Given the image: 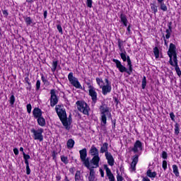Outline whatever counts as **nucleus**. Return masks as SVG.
Masks as SVG:
<instances>
[{
  "label": "nucleus",
  "mask_w": 181,
  "mask_h": 181,
  "mask_svg": "<svg viewBox=\"0 0 181 181\" xmlns=\"http://www.w3.org/2000/svg\"><path fill=\"white\" fill-rule=\"evenodd\" d=\"M33 115L35 119H37L40 117H43V112L39 107H35L33 110Z\"/></svg>",
  "instance_id": "15"
},
{
  "label": "nucleus",
  "mask_w": 181,
  "mask_h": 181,
  "mask_svg": "<svg viewBox=\"0 0 181 181\" xmlns=\"http://www.w3.org/2000/svg\"><path fill=\"white\" fill-rule=\"evenodd\" d=\"M150 6L153 13H154V15H156L158 12V6H156V2L151 3Z\"/></svg>",
  "instance_id": "28"
},
{
  "label": "nucleus",
  "mask_w": 181,
  "mask_h": 181,
  "mask_svg": "<svg viewBox=\"0 0 181 181\" xmlns=\"http://www.w3.org/2000/svg\"><path fill=\"white\" fill-rule=\"evenodd\" d=\"M100 153H105V155L110 153V152H108V143L105 142L103 144V146L100 147Z\"/></svg>",
  "instance_id": "22"
},
{
  "label": "nucleus",
  "mask_w": 181,
  "mask_h": 181,
  "mask_svg": "<svg viewBox=\"0 0 181 181\" xmlns=\"http://www.w3.org/2000/svg\"><path fill=\"white\" fill-rule=\"evenodd\" d=\"M105 156L107 160V163L110 166H114V163L115 162V160H114V157L112 156V154H111V153H106V154H105Z\"/></svg>",
  "instance_id": "16"
},
{
  "label": "nucleus",
  "mask_w": 181,
  "mask_h": 181,
  "mask_svg": "<svg viewBox=\"0 0 181 181\" xmlns=\"http://www.w3.org/2000/svg\"><path fill=\"white\" fill-rule=\"evenodd\" d=\"M68 122L69 123V125H71V114L69 115Z\"/></svg>",
  "instance_id": "60"
},
{
  "label": "nucleus",
  "mask_w": 181,
  "mask_h": 181,
  "mask_svg": "<svg viewBox=\"0 0 181 181\" xmlns=\"http://www.w3.org/2000/svg\"><path fill=\"white\" fill-rule=\"evenodd\" d=\"M132 162L130 164V169L132 172H135L136 170V164L139 160V155L135 154L132 156Z\"/></svg>",
  "instance_id": "11"
},
{
  "label": "nucleus",
  "mask_w": 181,
  "mask_h": 181,
  "mask_svg": "<svg viewBox=\"0 0 181 181\" xmlns=\"http://www.w3.org/2000/svg\"><path fill=\"white\" fill-rule=\"evenodd\" d=\"M120 19H121V22L122 23H125V22H128V19H127V16H125V14H124V13L120 14Z\"/></svg>",
  "instance_id": "37"
},
{
  "label": "nucleus",
  "mask_w": 181,
  "mask_h": 181,
  "mask_svg": "<svg viewBox=\"0 0 181 181\" xmlns=\"http://www.w3.org/2000/svg\"><path fill=\"white\" fill-rule=\"evenodd\" d=\"M23 159H26L28 160H29V159H30V156H29V154H26V153H23Z\"/></svg>",
  "instance_id": "51"
},
{
  "label": "nucleus",
  "mask_w": 181,
  "mask_h": 181,
  "mask_svg": "<svg viewBox=\"0 0 181 181\" xmlns=\"http://www.w3.org/2000/svg\"><path fill=\"white\" fill-rule=\"evenodd\" d=\"M81 180V172L80 170H77L75 174V181Z\"/></svg>",
  "instance_id": "33"
},
{
  "label": "nucleus",
  "mask_w": 181,
  "mask_h": 181,
  "mask_svg": "<svg viewBox=\"0 0 181 181\" xmlns=\"http://www.w3.org/2000/svg\"><path fill=\"white\" fill-rule=\"evenodd\" d=\"M57 29L58 32H59V33H61V35H63V28H62V25L58 24V25H57Z\"/></svg>",
  "instance_id": "44"
},
{
  "label": "nucleus",
  "mask_w": 181,
  "mask_h": 181,
  "mask_svg": "<svg viewBox=\"0 0 181 181\" xmlns=\"http://www.w3.org/2000/svg\"><path fill=\"white\" fill-rule=\"evenodd\" d=\"M161 158H163V159H168V153L166 151H163Z\"/></svg>",
  "instance_id": "49"
},
{
  "label": "nucleus",
  "mask_w": 181,
  "mask_h": 181,
  "mask_svg": "<svg viewBox=\"0 0 181 181\" xmlns=\"http://www.w3.org/2000/svg\"><path fill=\"white\" fill-rule=\"evenodd\" d=\"M37 122L40 127H45L46 125V119L43 116L38 117V119H37Z\"/></svg>",
  "instance_id": "25"
},
{
  "label": "nucleus",
  "mask_w": 181,
  "mask_h": 181,
  "mask_svg": "<svg viewBox=\"0 0 181 181\" xmlns=\"http://www.w3.org/2000/svg\"><path fill=\"white\" fill-rule=\"evenodd\" d=\"M180 125L179 124V123H176L175 124V135H179V134H180Z\"/></svg>",
  "instance_id": "34"
},
{
  "label": "nucleus",
  "mask_w": 181,
  "mask_h": 181,
  "mask_svg": "<svg viewBox=\"0 0 181 181\" xmlns=\"http://www.w3.org/2000/svg\"><path fill=\"white\" fill-rule=\"evenodd\" d=\"M153 52L156 59H159V48H158V47H155L153 48Z\"/></svg>",
  "instance_id": "35"
},
{
  "label": "nucleus",
  "mask_w": 181,
  "mask_h": 181,
  "mask_svg": "<svg viewBox=\"0 0 181 181\" xmlns=\"http://www.w3.org/2000/svg\"><path fill=\"white\" fill-rule=\"evenodd\" d=\"M141 83H141V88L143 90H145V87H146V76H144Z\"/></svg>",
  "instance_id": "39"
},
{
  "label": "nucleus",
  "mask_w": 181,
  "mask_h": 181,
  "mask_svg": "<svg viewBox=\"0 0 181 181\" xmlns=\"http://www.w3.org/2000/svg\"><path fill=\"white\" fill-rule=\"evenodd\" d=\"M27 108V112L28 114H30V112H32V105L30 103L28 104L26 106Z\"/></svg>",
  "instance_id": "43"
},
{
  "label": "nucleus",
  "mask_w": 181,
  "mask_h": 181,
  "mask_svg": "<svg viewBox=\"0 0 181 181\" xmlns=\"http://www.w3.org/2000/svg\"><path fill=\"white\" fill-rule=\"evenodd\" d=\"M74 140H73V139H69L66 142L68 149H73V148H74Z\"/></svg>",
  "instance_id": "27"
},
{
  "label": "nucleus",
  "mask_w": 181,
  "mask_h": 181,
  "mask_svg": "<svg viewBox=\"0 0 181 181\" xmlns=\"http://www.w3.org/2000/svg\"><path fill=\"white\" fill-rule=\"evenodd\" d=\"M41 80L42 83H44V84H47V83H49L47 79H46V78L45 77V75H43V74H41Z\"/></svg>",
  "instance_id": "42"
},
{
  "label": "nucleus",
  "mask_w": 181,
  "mask_h": 181,
  "mask_svg": "<svg viewBox=\"0 0 181 181\" xmlns=\"http://www.w3.org/2000/svg\"><path fill=\"white\" fill-rule=\"evenodd\" d=\"M173 170L176 177H179L180 176V174L179 173V168L176 165H173Z\"/></svg>",
  "instance_id": "30"
},
{
  "label": "nucleus",
  "mask_w": 181,
  "mask_h": 181,
  "mask_svg": "<svg viewBox=\"0 0 181 181\" xmlns=\"http://www.w3.org/2000/svg\"><path fill=\"white\" fill-rule=\"evenodd\" d=\"M69 172H70V173H71L72 175H74V172H75L74 168H70V169H69Z\"/></svg>",
  "instance_id": "62"
},
{
  "label": "nucleus",
  "mask_w": 181,
  "mask_h": 181,
  "mask_svg": "<svg viewBox=\"0 0 181 181\" xmlns=\"http://www.w3.org/2000/svg\"><path fill=\"white\" fill-rule=\"evenodd\" d=\"M3 15L5 16V18H8V16L9 15V13H8V10H4Z\"/></svg>",
  "instance_id": "55"
},
{
  "label": "nucleus",
  "mask_w": 181,
  "mask_h": 181,
  "mask_svg": "<svg viewBox=\"0 0 181 181\" xmlns=\"http://www.w3.org/2000/svg\"><path fill=\"white\" fill-rule=\"evenodd\" d=\"M9 103L11 106H13V104H15V95L13 94H11L9 98Z\"/></svg>",
  "instance_id": "36"
},
{
  "label": "nucleus",
  "mask_w": 181,
  "mask_h": 181,
  "mask_svg": "<svg viewBox=\"0 0 181 181\" xmlns=\"http://www.w3.org/2000/svg\"><path fill=\"white\" fill-rule=\"evenodd\" d=\"M80 159L85 168L90 170L88 181H93L95 179V171H94V166L90 165V158H87V148H84L79 151Z\"/></svg>",
  "instance_id": "1"
},
{
  "label": "nucleus",
  "mask_w": 181,
  "mask_h": 181,
  "mask_svg": "<svg viewBox=\"0 0 181 181\" xmlns=\"http://www.w3.org/2000/svg\"><path fill=\"white\" fill-rule=\"evenodd\" d=\"M96 82H97L98 86L103 87V84H104V81H103L102 78H96Z\"/></svg>",
  "instance_id": "40"
},
{
  "label": "nucleus",
  "mask_w": 181,
  "mask_h": 181,
  "mask_svg": "<svg viewBox=\"0 0 181 181\" xmlns=\"http://www.w3.org/2000/svg\"><path fill=\"white\" fill-rule=\"evenodd\" d=\"M176 116H175V113H173V112L170 113V117L171 118V119L175 122V118Z\"/></svg>",
  "instance_id": "52"
},
{
  "label": "nucleus",
  "mask_w": 181,
  "mask_h": 181,
  "mask_svg": "<svg viewBox=\"0 0 181 181\" xmlns=\"http://www.w3.org/2000/svg\"><path fill=\"white\" fill-rule=\"evenodd\" d=\"M68 80L75 88H78L79 90H85V88L81 86V84L78 81V79L73 76V72H70L68 75Z\"/></svg>",
  "instance_id": "5"
},
{
  "label": "nucleus",
  "mask_w": 181,
  "mask_h": 181,
  "mask_svg": "<svg viewBox=\"0 0 181 181\" xmlns=\"http://www.w3.org/2000/svg\"><path fill=\"white\" fill-rule=\"evenodd\" d=\"M173 23L172 21L168 22V29L165 30L166 35H165V39H170V35H172V25Z\"/></svg>",
  "instance_id": "21"
},
{
  "label": "nucleus",
  "mask_w": 181,
  "mask_h": 181,
  "mask_svg": "<svg viewBox=\"0 0 181 181\" xmlns=\"http://www.w3.org/2000/svg\"><path fill=\"white\" fill-rule=\"evenodd\" d=\"M117 45H118L119 50H120L122 53H124V52H125V49H124V41L121 40V39H118Z\"/></svg>",
  "instance_id": "26"
},
{
  "label": "nucleus",
  "mask_w": 181,
  "mask_h": 181,
  "mask_svg": "<svg viewBox=\"0 0 181 181\" xmlns=\"http://www.w3.org/2000/svg\"><path fill=\"white\" fill-rule=\"evenodd\" d=\"M156 172H152V170H148L146 172V176L148 177L155 178L156 177Z\"/></svg>",
  "instance_id": "29"
},
{
  "label": "nucleus",
  "mask_w": 181,
  "mask_h": 181,
  "mask_svg": "<svg viewBox=\"0 0 181 181\" xmlns=\"http://www.w3.org/2000/svg\"><path fill=\"white\" fill-rule=\"evenodd\" d=\"M88 93L90 97H91L92 102L95 104L97 103V100H98L97 98V92L95 91V88H91L90 89H88Z\"/></svg>",
  "instance_id": "13"
},
{
  "label": "nucleus",
  "mask_w": 181,
  "mask_h": 181,
  "mask_svg": "<svg viewBox=\"0 0 181 181\" xmlns=\"http://www.w3.org/2000/svg\"><path fill=\"white\" fill-rule=\"evenodd\" d=\"M170 66H173V67H175V70L177 76L179 77H181V71H180V68L179 67L177 59L173 61V64H170Z\"/></svg>",
  "instance_id": "18"
},
{
  "label": "nucleus",
  "mask_w": 181,
  "mask_h": 181,
  "mask_svg": "<svg viewBox=\"0 0 181 181\" xmlns=\"http://www.w3.org/2000/svg\"><path fill=\"white\" fill-rule=\"evenodd\" d=\"M105 81L106 83V85L105 86H111V82H110V81L108 80V78H105Z\"/></svg>",
  "instance_id": "56"
},
{
  "label": "nucleus",
  "mask_w": 181,
  "mask_h": 181,
  "mask_svg": "<svg viewBox=\"0 0 181 181\" xmlns=\"http://www.w3.org/2000/svg\"><path fill=\"white\" fill-rule=\"evenodd\" d=\"M56 155H57V152L53 151V153H52V158H53L54 160H56V159H57Z\"/></svg>",
  "instance_id": "58"
},
{
  "label": "nucleus",
  "mask_w": 181,
  "mask_h": 181,
  "mask_svg": "<svg viewBox=\"0 0 181 181\" xmlns=\"http://www.w3.org/2000/svg\"><path fill=\"white\" fill-rule=\"evenodd\" d=\"M86 83L88 85V90L94 88V86H93V85L91 84V81L89 80L87 82H86Z\"/></svg>",
  "instance_id": "48"
},
{
  "label": "nucleus",
  "mask_w": 181,
  "mask_h": 181,
  "mask_svg": "<svg viewBox=\"0 0 181 181\" xmlns=\"http://www.w3.org/2000/svg\"><path fill=\"white\" fill-rule=\"evenodd\" d=\"M167 54L170 57V64L173 65V61L177 60V52H176V45H175V44H170L169 49L167 52Z\"/></svg>",
  "instance_id": "3"
},
{
  "label": "nucleus",
  "mask_w": 181,
  "mask_h": 181,
  "mask_svg": "<svg viewBox=\"0 0 181 181\" xmlns=\"http://www.w3.org/2000/svg\"><path fill=\"white\" fill-rule=\"evenodd\" d=\"M50 105L51 107H54L59 103V98H57V95H56V90L52 89L50 90Z\"/></svg>",
  "instance_id": "10"
},
{
  "label": "nucleus",
  "mask_w": 181,
  "mask_h": 181,
  "mask_svg": "<svg viewBox=\"0 0 181 181\" xmlns=\"http://www.w3.org/2000/svg\"><path fill=\"white\" fill-rule=\"evenodd\" d=\"M139 151H142V142L139 140H136L134 144V147L132 148V151L134 153H138Z\"/></svg>",
  "instance_id": "12"
},
{
  "label": "nucleus",
  "mask_w": 181,
  "mask_h": 181,
  "mask_svg": "<svg viewBox=\"0 0 181 181\" xmlns=\"http://www.w3.org/2000/svg\"><path fill=\"white\" fill-rule=\"evenodd\" d=\"M89 153H90L91 156H100V153L98 151V148L95 147V146L93 145L89 151Z\"/></svg>",
  "instance_id": "20"
},
{
  "label": "nucleus",
  "mask_w": 181,
  "mask_h": 181,
  "mask_svg": "<svg viewBox=\"0 0 181 181\" xmlns=\"http://www.w3.org/2000/svg\"><path fill=\"white\" fill-rule=\"evenodd\" d=\"M142 181H151V180L148 177H144Z\"/></svg>",
  "instance_id": "63"
},
{
  "label": "nucleus",
  "mask_w": 181,
  "mask_h": 181,
  "mask_svg": "<svg viewBox=\"0 0 181 181\" xmlns=\"http://www.w3.org/2000/svg\"><path fill=\"white\" fill-rule=\"evenodd\" d=\"M111 86H107L105 85L102 86V93L103 95H107V93H111Z\"/></svg>",
  "instance_id": "23"
},
{
  "label": "nucleus",
  "mask_w": 181,
  "mask_h": 181,
  "mask_svg": "<svg viewBox=\"0 0 181 181\" xmlns=\"http://www.w3.org/2000/svg\"><path fill=\"white\" fill-rule=\"evenodd\" d=\"M131 28H132V25H131V24H129L127 27V32H128L129 35H131Z\"/></svg>",
  "instance_id": "59"
},
{
  "label": "nucleus",
  "mask_w": 181,
  "mask_h": 181,
  "mask_svg": "<svg viewBox=\"0 0 181 181\" xmlns=\"http://www.w3.org/2000/svg\"><path fill=\"white\" fill-rule=\"evenodd\" d=\"M76 105L80 112H83L84 115H88V110H90V107H88V105H87L86 102L78 100L76 103Z\"/></svg>",
  "instance_id": "6"
},
{
  "label": "nucleus",
  "mask_w": 181,
  "mask_h": 181,
  "mask_svg": "<svg viewBox=\"0 0 181 181\" xmlns=\"http://www.w3.org/2000/svg\"><path fill=\"white\" fill-rule=\"evenodd\" d=\"M158 4L160 5V9L161 11H163V12H166L168 11V6H166V4H165V3H163V1Z\"/></svg>",
  "instance_id": "32"
},
{
  "label": "nucleus",
  "mask_w": 181,
  "mask_h": 181,
  "mask_svg": "<svg viewBox=\"0 0 181 181\" xmlns=\"http://www.w3.org/2000/svg\"><path fill=\"white\" fill-rule=\"evenodd\" d=\"M26 175H30V168L29 165H26Z\"/></svg>",
  "instance_id": "54"
},
{
  "label": "nucleus",
  "mask_w": 181,
  "mask_h": 181,
  "mask_svg": "<svg viewBox=\"0 0 181 181\" xmlns=\"http://www.w3.org/2000/svg\"><path fill=\"white\" fill-rule=\"evenodd\" d=\"M100 156H95L93 157L91 160H89V162L90 163H92V165H94L95 168H98V166H100Z\"/></svg>",
  "instance_id": "17"
},
{
  "label": "nucleus",
  "mask_w": 181,
  "mask_h": 181,
  "mask_svg": "<svg viewBox=\"0 0 181 181\" xmlns=\"http://www.w3.org/2000/svg\"><path fill=\"white\" fill-rule=\"evenodd\" d=\"M31 134H33V139L35 141H39L40 142H43V132H45V129L42 128H38L37 130L35 129V128H32L30 129Z\"/></svg>",
  "instance_id": "4"
},
{
  "label": "nucleus",
  "mask_w": 181,
  "mask_h": 181,
  "mask_svg": "<svg viewBox=\"0 0 181 181\" xmlns=\"http://www.w3.org/2000/svg\"><path fill=\"white\" fill-rule=\"evenodd\" d=\"M58 64H59V61L54 60L52 62V68L51 69L52 73H54V71H56Z\"/></svg>",
  "instance_id": "31"
},
{
  "label": "nucleus",
  "mask_w": 181,
  "mask_h": 181,
  "mask_svg": "<svg viewBox=\"0 0 181 181\" xmlns=\"http://www.w3.org/2000/svg\"><path fill=\"white\" fill-rule=\"evenodd\" d=\"M117 181H122L124 180V177H122L121 175H119V172L118 171V170H117Z\"/></svg>",
  "instance_id": "45"
},
{
  "label": "nucleus",
  "mask_w": 181,
  "mask_h": 181,
  "mask_svg": "<svg viewBox=\"0 0 181 181\" xmlns=\"http://www.w3.org/2000/svg\"><path fill=\"white\" fill-rule=\"evenodd\" d=\"M117 122V119H112V129H115V124Z\"/></svg>",
  "instance_id": "53"
},
{
  "label": "nucleus",
  "mask_w": 181,
  "mask_h": 181,
  "mask_svg": "<svg viewBox=\"0 0 181 181\" xmlns=\"http://www.w3.org/2000/svg\"><path fill=\"white\" fill-rule=\"evenodd\" d=\"M86 5L88 8H93V0H86Z\"/></svg>",
  "instance_id": "46"
},
{
  "label": "nucleus",
  "mask_w": 181,
  "mask_h": 181,
  "mask_svg": "<svg viewBox=\"0 0 181 181\" xmlns=\"http://www.w3.org/2000/svg\"><path fill=\"white\" fill-rule=\"evenodd\" d=\"M100 112V125L102 127H105L107 125V115H108L109 118H111V112H110V107L108 105L105 104V103H102L101 105L99 107Z\"/></svg>",
  "instance_id": "2"
},
{
  "label": "nucleus",
  "mask_w": 181,
  "mask_h": 181,
  "mask_svg": "<svg viewBox=\"0 0 181 181\" xmlns=\"http://www.w3.org/2000/svg\"><path fill=\"white\" fill-rule=\"evenodd\" d=\"M56 179H57V181H59L62 179V176H60V175H57Z\"/></svg>",
  "instance_id": "64"
},
{
  "label": "nucleus",
  "mask_w": 181,
  "mask_h": 181,
  "mask_svg": "<svg viewBox=\"0 0 181 181\" xmlns=\"http://www.w3.org/2000/svg\"><path fill=\"white\" fill-rule=\"evenodd\" d=\"M35 86H36V88H35L36 91H39L40 90V80L37 81Z\"/></svg>",
  "instance_id": "47"
},
{
  "label": "nucleus",
  "mask_w": 181,
  "mask_h": 181,
  "mask_svg": "<svg viewBox=\"0 0 181 181\" xmlns=\"http://www.w3.org/2000/svg\"><path fill=\"white\" fill-rule=\"evenodd\" d=\"M112 62L115 63L117 69H118L120 73H127L129 76H131V72L127 67H125L121 63V61L118 59H113Z\"/></svg>",
  "instance_id": "7"
},
{
  "label": "nucleus",
  "mask_w": 181,
  "mask_h": 181,
  "mask_svg": "<svg viewBox=\"0 0 181 181\" xmlns=\"http://www.w3.org/2000/svg\"><path fill=\"white\" fill-rule=\"evenodd\" d=\"M55 111L59 118V119H64L67 118V114L66 113V110L63 108V106L58 105L55 107Z\"/></svg>",
  "instance_id": "8"
},
{
  "label": "nucleus",
  "mask_w": 181,
  "mask_h": 181,
  "mask_svg": "<svg viewBox=\"0 0 181 181\" xmlns=\"http://www.w3.org/2000/svg\"><path fill=\"white\" fill-rule=\"evenodd\" d=\"M13 152L15 155H19V150L18 149V148H14Z\"/></svg>",
  "instance_id": "57"
},
{
  "label": "nucleus",
  "mask_w": 181,
  "mask_h": 181,
  "mask_svg": "<svg viewBox=\"0 0 181 181\" xmlns=\"http://www.w3.org/2000/svg\"><path fill=\"white\" fill-rule=\"evenodd\" d=\"M23 19L26 26H33V25H36V23L33 22V19L28 16H23Z\"/></svg>",
  "instance_id": "19"
},
{
  "label": "nucleus",
  "mask_w": 181,
  "mask_h": 181,
  "mask_svg": "<svg viewBox=\"0 0 181 181\" xmlns=\"http://www.w3.org/2000/svg\"><path fill=\"white\" fill-rule=\"evenodd\" d=\"M162 167L163 170H166L168 169V161L165 160H163Z\"/></svg>",
  "instance_id": "41"
},
{
  "label": "nucleus",
  "mask_w": 181,
  "mask_h": 181,
  "mask_svg": "<svg viewBox=\"0 0 181 181\" xmlns=\"http://www.w3.org/2000/svg\"><path fill=\"white\" fill-rule=\"evenodd\" d=\"M104 169L106 171V175L109 179L110 181H115V177L114 176V174L111 172V169L108 168V165H103Z\"/></svg>",
  "instance_id": "14"
},
{
  "label": "nucleus",
  "mask_w": 181,
  "mask_h": 181,
  "mask_svg": "<svg viewBox=\"0 0 181 181\" xmlns=\"http://www.w3.org/2000/svg\"><path fill=\"white\" fill-rule=\"evenodd\" d=\"M60 121H61L62 125H64L65 127V129L67 131H69L70 130V123L67 121V117L64 118V119H61Z\"/></svg>",
  "instance_id": "24"
},
{
  "label": "nucleus",
  "mask_w": 181,
  "mask_h": 181,
  "mask_svg": "<svg viewBox=\"0 0 181 181\" xmlns=\"http://www.w3.org/2000/svg\"><path fill=\"white\" fill-rule=\"evenodd\" d=\"M61 160L65 165H67V163H69V158H67V156H61Z\"/></svg>",
  "instance_id": "38"
},
{
  "label": "nucleus",
  "mask_w": 181,
  "mask_h": 181,
  "mask_svg": "<svg viewBox=\"0 0 181 181\" xmlns=\"http://www.w3.org/2000/svg\"><path fill=\"white\" fill-rule=\"evenodd\" d=\"M100 176L101 177H104V170H103V169H100Z\"/></svg>",
  "instance_id": "61"
},
{
  "label": "nucleus",
  "mask_w": 181,
  "mask_h": 181,
  "mask_svg": "<svg viewBox=\"0 0 181 181\" xmlns=\"http://www.w3.org/2000/svg\"><path fill=\"white\" fill-rule=\"evenodd\" d=\"M24 81L25 83H27V84H28V86H30V80L29 79V76H26L25 78H24Z\"/></svg>",
  "instance_id": "50"
},
{
  "label": "nucleus",
  "mask_w": 181,
  "mask_h": 181,
  "mask_svg": "<svg viewBox=\"0 0 181 181\" xmlns=\"http://www.w3.org/2000/svg\"><path fill=\"white\" fill-rule=\"evenodd\" d=\"M120 57L123 60V62H127V66H129V71L132 74V62H131V58L129 56L127 55V52L124 51V52H121Z\"/></svg>",
  "instance_id": "9"
}]
</instances>
